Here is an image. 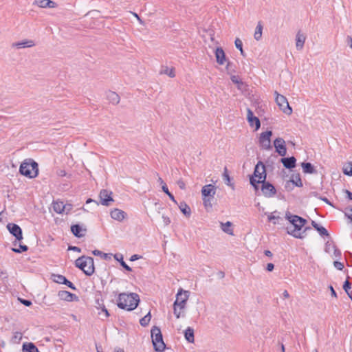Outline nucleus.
Masks as SVG:
<instances>
[{
	"instance_id": "a878e982",
	"label": "nucleus",
	"mask_w": 352,
	"mask_h": 352,
	"mask_svg": "<svg viewBox=\"0 0 352 352\" xmlns=\"http://www.w3.org/2000/svg\"><path fill=\"white\" fill-rule=\"evenodd\" d=\"M52 206L54 210L58 214H62L63 212H65V208H67V206L63 201H54Z\"/></svg>"
},
{
	"instance_id": "37998d69",
	"label": "nucleus",
	"mask_w": 352,
	"mask_h": 352,
	"mask_svg": "<svg viewBox=\"0 0 352 352\" xmlns=\"http://www.w3.org/2000/svg\"><path fill=\"white\" fill-rule=\"evenodd\" d=\"M232 226V223L230 221H227L226 223H221V228L223 232L226 233L232 234V230L231 229H229L228 228Z\"/></svg>"
},
{
	"instance_id": "052dcab7",
	"label": "nucleus",
	"mask_w": 352,
	"mask_h": 352,
	"mask_svg": "<svg viewBox=\"0 0 352 352\" xmlns=\"http://www.w3.org/2000/svg\"><path fill=\"white\" fill-rule=\"evenodd\" d=\"M68 250H72V251L78 252H81V249L80 248H78L77 246H72V245L69 246Z\"/></svg>"
},
{
	"instance_id": "c03bdc74",
	"label": "nucleus",
	"mask_w": 352,
	"mask_h": 352,
	"mask_svg": "<svg viewBox=\"0 0 352 352\" xmlns=\"http://www.w3.org/2000/svg\"><path fill=\"white\" fill-rule=\"evenodd\" d=\"M162 74H166L168 75V76H170V78H173L175 76V69L174 68H168V67H166L164 70H162L161 72Z\"/></svg>"
},
{
	"instance_id": "1a4fd4ad",
	"label": "nucleus",
	"mask_w": 352,
	"mask_h": 352,
	"mask_svg": "<svg viewBox=\"0 0 352 352\" xmlns=\"http://www.w3.org/2000/svg\"><path fill=\"white\" fill-rule=\"evenodd\" d=\"M272 135V131H266L260 135L259 143L261 146L265 150L272 148L270 138Z\"/></svg>"
},
{
	"instance_id": "bf43d9fd",
	"label": "nucleus",
	"mask_w": 352,
	"mask_h": 352,
	"mask_svg": "<svg viewBox=\"0 0 352 352\" xmlns=\"http://www.w3.org/2000/svg\"><path fill=\"white\" fill-rule=\"evenodd\" d=\"M67 282V283H65V285H67L69 288L74 291L77 289L76 286L71 281L68 280Z\"/></svg>"
},
{
	"instance_id": "2eb2a0df",
	"label": "nucleus",
	"mask_w": 352,
	"mask_h": 352,
	"mask_svg": "<svg viewBox=\"0 0 352 352\" xmlns=\"http://www.w3.org/2000/svg\"><path fill=\"white\" fill-rule=\"evenodd\" d=\"M247 118L251 126H255V130H258L260 128V120L258 119V118L254 116L253 112L250 109H248Z\"/></svg>"
},
{
	"instance_id": "a19ab883",
	"label": "nucleus",
	"mask_w": 352,
	"mask_h": 352,
	"mask_svg": "<svg viewBox=\"0 0 352 352\" xmlns=\"http://www.w3.org/2000/svg\"><path fill=\"white\" fill-rule=\"evenodd\" d=\"M12 251L15 253H22L28 250V247L26 245L19 244V248H12Z\"/></svg>"
},
{
	"instance_id": "e2e57ef3",
	"label": "nucleus",
	"mask_w": 352,
	"mask_h": 352,
	"mask_svg": "<svg viewBox=\"0 0 352 352\" xmlns=\"http://www.w3.org/2000/svg\"><path fill=\"white\" fill-rule=\"evenodd\" d=\"M162 218H163L164 223L166 226L168 225L170 223V220L169 217L163 215Z\"/></svg>"
},
{
	"instance_id": "8fccbe9b",
	"label": "nucleus",
	"mask_w": 352,
	"mask_h": 352,
	"mask_svg": "<svg viewBox=\"0 0 352 352\" xmlns=\"http://www.w3.org/2000/svg\"><path fill=\"white\" fill-rule=\"evenodd\" d=\"M294 186L295 185L290 180H288L285 182L284 188L287 192H290L294 189Z\"/></svg>"
},
{
	"instance_id": "412c9836",
	"label": "nucleus",
	"mask_w": 352,
	"mask_h": 352,
	"mask_svg": "<svg viewBox=\"0 0 352 352\" xmlns=\"http://www.w3.org/2000/svg\"><path fill=\"white\" fill-rule=\"evenodd\" d=\"M95 303L96 307L98 309H101V311L98 312V315H101V314L102 313L104 314L105 318H107L109 316V313L104 304L103 300L102 298H96Z\"/></svg>"
},
{
	"instance_id": "69168bd1",
	"label": "nucleus",
	"mask_w": 352,
	"mask_h": 352,
	"mask_svg": "<svg viewBox=\"0 0 352 352\" xmlns=\"http://www.w3.org/2000/svg\"><path fill=\"white\" fill-rule=\"evenodd\" d=\"M346 43L350 46L352 50V37L351 36H347L346 37Z\"/></svg>"
},
{
	"instance_id": "c9c22d12",
	"label": "nucleus",
	"mask_w": 352,
	"mask_h": 352,
	"mask_svg": "<svg viewBox=\"0 0 352 352\" xmlns=\"http://www.w3.org/2000/svg\"><path fill=\"white\" fill-rule=\"evenodd\" d=\"M214 198H212V197H203V204L207 210L212 208V204L211 201Z\"/></svg>"
},
{
	"instance_id": "4be33fe9",
	"label": "nucleus",
	"mask_w": 352,
	"mask_h": 352,
	"mask_svg": "<svg viewBox=\"0 0 352 352\" xmlns=\"http://www.w3.org/2000/svg\"><path fill=\"white\" fill-rule=\"evenodd\" d=\"M110 214L112 219L118 221H122L126 216V213L124 211L118 208L112 210Z\"/></svg>"
},
{
	"instance_id": "4d7b16f0",
	"label": "nucleus",
	"mask_w": 352,
	"mask_h": 352,
	"mask_svg": "<svg viewBox=\"0 0 352 352\" xmlns=\"http://www.w3.org/2000/svg\"><path fill=\"white\" fill-rule=\"evenodd\" d=\"M231 80H232V82H234V84H237V85L243 84L242 81L239 80V77L236 76H232L231 77Z\"/></svg>"
},
{
	"instance_id": "338daca9",
	"label": "nucleus",
	"mask_w": 352,
	"mask_h": 352,
	"mask_svg": "<svg viewBox=\"0 0 352 352\" xmlns=\"http://www.w3.org/2000/svg\"><path fill=\"white\" fill-rule=\"evenodd\" d=\"M345 193L346 195V198L349 200H352V192L349 191V190H345Z\"/></svg>"
},
{
	"instance_id": "aec40b11",
	"label": "nucleus",
	"mask_w": 352,
	"mask_h": 352,
	"mask_svg": "<svg viewBox=\"0 0 352 352\" xmlns=\"http://www.w3.org/2000/svg\"><path fill=\"white\" fill-rule=\"evenodd\" d=\"M215 192V187L212 184L205 185L201 189V195L203 197H212V198H214Z\"/></svg>"
},
{
	"instance_id": "58836bf2",
	"label": "nucleus",
	"mask_w": 352,
	"mask_h": 352,
	"mask_svg": "<svg viewBox=\"0 0 352 352\" xmlns=\"http://www.w3.org/2000/svg\"><path fill=\"white\" fill-rule=\"evenodd\" d=\"M151 318V313L148 312L145 316L142 318L140 320V323L142 327H146Z\"/></svg>"
},
{
	"instance_id": "a211bd4d",
	"label": "nucleus",
	"mask_w": 352,
	"mask_h": 352,
	"mask_svg": "<svg viewBox=\"0 0 352 352\" xmlns=\"http://www.w3.org/2000/svg\"><path fill=\"white\" fill-rule=\"evenodd\" d=\"M280 162L283 166L287 169H292L296 167V159L294 157H283L280 159Z\"/></svg>"
},
{
	"instance_id": "a18cd8bd",
	"label": "nucleus",
	"mask_w": 352,
	"mask_h": 352,
	"mask_svg": "<svg viewBox=\"0 0 352 352\" xmlns=\"http://www.w3.org/2000/svg\"><path fill=\"white\" fill-rule=\"evenodd\" d=\"M64 276L63 275H61V274H52V276H51V279L54 282V283H58V284H61L62 283V280H63V277Z\"/></svg>"
},
{
	"instance_id": "7c9ffc66",
	"label": "nucleus",
	"mask_w": 352,
	"mask_h": 352,
	"mask_svg": "<svg viewBox=\"0 0 352 352\" xmlns=\"http://www.w3.org/2000/svg\"><path fill=\"white\" fill-rule=\"evenodd\" d=\"M23 352H39L38 348L32 342H25L23 344Z\"/></svg>"
},
{
	"instance_id": "5701e85b",
	"label": "nucleus",
	"mask_w": 352,
	"mask_h": 352,
	"mask_svg": "<svg viewBox=\"0 0 352 352\" xmlns=\"http://www.w3.org/2000/svg\"><path fill=\"white\" fill-rule=\"evenodd\" d=\"M34 4L40 8H55L56 3L51 0H35Z\"/></svg>"
},
{
	"instance_id": "bb28decb",
	"label": "nucleus",
	"mask_w": 352,
	"mask_h": 352,
	"mask_svg": "<svg viewBox=\"0 0 352 352\" xmlns=\"http://www.w3.org/2000/svg\"><path fill=\"white\" fill-rule=\"evenodd\" d=\"M311 226L314 228L318 232L320 236H329V234L327 230L323 226L319 225L314 221H311Z\"/></svg>"
},
{
	"instance_id": "423d86ee",
	"label": "nucleus",
	"mask_w": 352,
	"mask_h": 352,
	"mask_svg": "<svg viewBox=\"0 0 352 352\" xmlns=\"http://www.w3.org/2000/svg\"><path fill=\"white\" fill-rule=\"evenodd\" d=\"M276 95V102L279 107L280 109L287 115L292 113V109L289 106L287 99L284 96L279 94L276 91L274 92Z\"/></svg>"
},
{
	"instance_id": "9d476101",
	"label": "nucleus",
	"mask_w": 352,
	"mask_h": 352,
	"mask_svg": "<svg viewBox=\"0 0 352 352\" xmlns=\"http://www.w3.org/2000/svg\"><path fill=\"white\" fill-rule=\"evenodd\" d=\"M252 176L259 179L260 182H263L266 179L267 173L265 166L262 162L259 161L255 166Z\"/></svg>"
},
{
	"instance_id": "de8ad7c7",
	"label": "nucleus",
	"mask_w": 352,
	"mask_h": 352,
	"mask_svg": "<svg viewBox=\"0 0 352 352\" xmlns=\"http://www.w3.org/2000/svg\"><path fill=\"white\" fill-rule=\"evenodd\" d=\"M349 276H347L346 280L344 281L343 284V289L346 292V294H349L350 289L351 288V284L349 281Z\"/></svg>"
},
{
	"instance_id": "e433bc0d",
	"label": "nucleus",
	"mask_w": 352,
	"mask_h": 352,
	"mask_svg": "<svg viewBox=\"0 0 352 352\" xmlns=\"http://www.w3.org/2000/svg\"><path fill=\"white\" fill-rule=\"evenodd\" d=\"M250 183L254 187L255 190H258V184L263 183V182H260V179H256V177L251 175L250 176Z\"/></svg>"
},
{
	"instance_id": "c756f323",
	"label": "nucleus",
	"mask_w": 352,
	"mask_h": 352,
	"mask_svg": "<svg viewBox=\"0 0 352 352\" xmlns=\"http://www.w3.org/2000/svg\"><path fill=\"white\" fill-rule=\"evenodd\" d=\"M115 260L118 261L120 265L128 272H131L132 269L124 261L123 255L121 254H116L113 255Z\"/></svg>"
},
{
	"instance_id": "f257e3e1",
	"label": "nucleus",
	"mask_w": 352,
	"mask_h": 352,
	"mask_svg": "<svg viewBox=\"0 0 352 352\" xmlns=\"http://www.w3.org/2000/svg\"><path fill=\"white\" fill-rule=\"evenodd\" d=\"M285 219L288 220L290 225L286 227L287 234L296 239H303L307 235L306 232L311 230L310 227H305L307 220L298 215L292 214L289 212L285 214Z\"/></svg>"
},
{
	"instance_id": "20e7f679",
	"label": "nucleus",
	"mask_w": 352,
	"mask_h": 352,
	"mask_svg": "<svg viewBox=\"0 0 352 352\" xmlns=\"http://www.w3.org/2000/svg\"><path fill=\"white\" fill-rule=\"evenodd\" d=\"M75 266L81 270L87 276H91L95 272L94 258L82 256L75 261Z\"/></svg>"
},
{
	"instance_id": "49530a36",
	"label": "nucleus",
	"mask_w": 352,
	"mask_h": 352,
	"mask_svg": "<svg viewBox=\"0 0 352 352\" xmlns=\"http://www.w3.org/2000/svg\"><path fill=\"white\" fill-rule=\"evenodd\" d=\"M343 173L346 175L352 176V163H349V165L343 168Z\"/></svg>"
},
{
	"instance_id": "f704fd0d",
	"label": "nucleus",
	"mask_w": 352,
	"mask_h": 352,
	"mask_svg": "<svg viewBox=\"0 0 352 352\" xmlns=\"http://www.w3.org/2000/svg\"><path fill=\"white\" fill-rule=\"evenodd\" d=\"M92 254L95 256H98L104 258V260H109L111 258L112 254L104 253L100 250H95L92 251Z\"/></svg>"
},
{
	"instance_id": "f8f14e48",
	"label": "nucleus",
	"mask_w": 352,
	"mask_h": 352,
	"mask_svg": "<svg viewBox=\"0 0 352 352\" xmlns=\"http://www.w3.org/2000/svg\"><path fill=\"white\" fill-rule=\"evenodd\" d=\"M261 191L266 197H272L276 193V190L274 185L270 182H267L266 179L261 184Z\"/></svg>"
},
{
	"instance_id": "3c124183",
	"label": "nucleus",
	"mask_w": 352,
	"mask_h": 352,
	"mask_svg": "<svg viewBox=\"0 0 352 352\" xmlns=\"http://www.w3.org/2000/svg\"><path fill=\"white\" fill-rule=\"evenodd\" d=\"M173 312L177 318H179L182 316V312L183 310H180L179 307L173 305Z\"/></svg>"
},
{
	"instance_id": "6e6552de",
	"label": "nucleus",
	"mask_w": 352,
	"mask_h": 352,
	"mask_svg": "<svg viewBox=\"0 0 352 352\" xmlns=\"http://www.w3.org/2000/svg\"><path fill=\"white\" fill-rule=\"evenodd\" d=\"M112 192L107 189H102L99 193L100 203L105 206H109L114 201L112 198Z\"/></svg>"
},
{
	"instance_id": "b1692460",
	"label": "nucleus",
	"mask_w": 352,
	"mask_h": 352,
	"mask_svg": "<svg viewBox=\"0 0 352 352\" xmlns=\"http://www.w3.org/2000/svg\"><path fill=\"white\" fill-rule=\"evenodd\" d=\"M305 36L298 32L296 36V46L298 50H301L303 48L305 42Z\"/></svg>"
},
{
	"instance_id": "0e129e2a",
	"label": "nucleus",
	"mask_w": 352,
	"mask_h": 352,
	"mask_svg": "<svg viewBox=\"0 0 352 352\" xmlns=\"http://www.w3.org/2000/svg\"><path fill=\"white\" fill-rule=\"evenodd\" d=\"M141 257H142V256H140V255H138V254H133V255H132V256H131V258H130V259H129V260H130L131 261H136V260H138V259L140 258Z\"/></svg>"
},
{
	"instance_id": "864d4df0",
	"label": "nucleus",
	"mask_w": 352,
	"mask_h": 352,
	"mask_svg": "<svg viewBox=\"0 0 352 352\" xmlns=\"http://www.w3.org/2000/svg\"><path fill=\"white\" fill-rule=\"evenodd\" d=\"M333 266L338 270H342L344 268V264L338 261L333 262Z\"/></svg>"
},
{
	"instance_id": "393cba45",
	"label": "nucleus",
	"mask_w": 352,
	"mask_h": 352,
	"mask_svg": "<svg viewBox=\"0 0 352 352\" xmlns=\"http://www.w3.org/2000/svg\"><path fill=\"white\" fill-rule=\"evenodd\" d=\"M107 98L113 104H118L120 99L119 95L117 93L111 91H109L107 93Z\"/></svg>"
},
{
	"instance_id": "2f4dec72",
	"label": "nucleus",
	"mask_w": 352,
	"mask_h": 352,
	"mask_svg": "<svg viewBox=\"0 0 352 352\" xmlns=\"http://www.w3.org/2000/svg\"><path fill=\"white\" fill-rule=\"evenodd\" d=\"M179 208L181 212L187 217H189L191 214V210L190 207L184 201L180 202Z\"/></svg>"
},
{
	"instance_id": "4468645a",
	"label": "nucleus",
	"mask_w": 352,
	"mask_h": 352,
	"mask_svg": "<svg viewBox=\"0 0 352 352\" xmlns=\"http://www.w3.org/2000/svg\"><path fill=\"white\" fill-rule=\"evenodd\" d=\"M58 296L60 300L67 302L78 300V296L76 294L65 290L59 291L58 293Z\"/></svg>"
},
{
	"instance_id": "9b49d317",
	"label": "nucleus",
	"mask_w": 352,
	"mask_h": 352,
	"mask_svg": "<svg viewBox=\"0 0 352 352\" xmlns=\"http://www.w3.org/2000/svg\"><path fill=\"white\" fill-rule=\"evenodd\" d=\"M6 227L10 233L15 237L16 241H21L23 239L22 229L19 225L9 223Z\"/></svg>"
},
{
	"instance_id": "0eeeda50",
	"label": "nucleus",
	"mask_w": 352,
	"mask_h": 352,
	"mask_svg": "<svg viewBox=\"0 0 352 352\" xmlns=\"http://www.w3.org/2000/svg\"><path fill=\"white\" fill-rule=\"evenodd\" d=\"M190 292L188 291L179 289L176 295V299L173 305L179 307L180 310H184L186 305V302L189 298Z\"/></svg>"
},
{
	"instance_id": "72a5a7b5",
	"label": "nucleus",
	"mask_w": 352,
	"mask_h": 352,
	"mask_svg": "<svg viewBox=\"0 0 352 352\" xmlns=\"http://www.w3.org/2000/svg\"><path fill=\"white\" fill-rule=\"evenodd\" d=\"M263 25L261 22L258 23L254 34V39L259 41L262 36Z\"/></svg>"
},
{
	"instance_id": "f03ea898",
	"label": "nucleus",
	"mask_w": 352,
	"mask_h": 352,
	"mask_svg": "<svg viewBox=\"0 0 352 352\" xmlns=\"http://www.w3.org/2000/svg\"><path fill=\"white\" fill-rule=\"evenodd\" d=\"M140 302V297L136 293H121L118 295L117 305L120 309L133 311Z\"/></svg>"
},
{
	"instance_id": "ddd939ff",
	"label": "nucleus",
	"mask_w": 352,
	"mask_h": 352,
	"mask_svg": "<svg viewBox=\"0 0 352 352\" xmlns=\"http://www.w3.org/2000/svg\"><path fill=\"white\" fill-rule=\"evenodd\" d=\"M274 146L276 148V152L282 157L285 156L287 153V148L285 146V140L281 138H277L274 141Z\"/></svg>"
},
{
	"instance_id": "dca6fc26",
	"label": "nucleus",
	"mask_w": 352,
	"mask_h": 352,
	"mask_svg": "<svg viewBox=\"0 0 352 352\" xmlns=\"http://www.w3.org/2000/svg\"><path fill=\"white\" fill-rule=\"evenodd\" d=\"M71 232L76 237L80 238L85 235L87 228H83L79 224H74L71 226Z\"/></svg>"
},
{
	"instance_id": "c85d7f7f",
	"label": "nucleus",
	"mask_w": 352,
	"mask_h": 352,
	"mask_svg": "<svg viewBox=\"0 0 352 352\" xmlns=\"http://www.w3.org/2000/svg\"><path fill=\"white\" fill-rule=\"evenodd\" d=\"M302 170L305 173L313 174L316 173V170L314 166L310 162H302L301 164Z\"/></svg>"
},
{
	"instance_id": "09e8293b",
	"label": "nucleus",
	"mask_w": 352,
	"mask_h": 352,
	"mask_svg": "<svg viewBox=\"0 0 352 352\" xmlns=\"http://www.w3.org/2000/svg\"><path fill=\"white\" fill-rule=\"evenodd\" d=\"M274 225H283L284 219L278 215V214H276L275 216V219H274Z\"/></svg>"
},
{
	"instance_id": "79ce46f5",
	"label": "nucleus",
	"mask_w": 352,
	"mask_h": 352,
	"mask_svg": "<svg viewBox=\"0 0 352 352\" xmlns=\"http://www.w3.org/2000/svg\"><path fill=\"white\" fill-rule=\"evenodd\" d=\"M234 44H235V46L239 50L240 52H241V54L243 56H245V54L243 50V43L242 41L239 39V38H236L234 41Z\"/></svg>"
},
{
	"instance_id": "603ef678",
	"label": "nucleus",
	"mask_w": 352,
	"mask_h": 352,
	"mask_svg": "<svg viewBox=\"0 0 352 352\" xmlns=\"http://www.w3.org/2000/svg\"><path fill=\"white\" fill-rule=\"evenodd\" d=\"M276 214H279L278 211H274L272 212L271 214H267V220L269 222H272L274 223V219H275V216Z\"/></svg>"
},
{
	"instance_id": "6ab92c4d",
	"label": "nucleus",
	"mask_w": 352,
	"mask_h": 352,
	"mask_svg": "<svg viewBox=\"0 0 352 352\" xmlns=\"http://www.w3.org/2000/svg\"><path fill=\"white\" fill-rule=\"evenodd\" d=\"M35 45L34 41L25 39L19 42L13 43L12 44V47L17 49L31 47Z\"/></svg>"
},
{
	"instance_id": "5fc2aeb1",
	"label": "nucleus",
	"mask_w": 352,
	"mask_h": 352,
	"mask_svg": "<svg viewBox=\"0 0 352 352\" xmlns=\"http://www.w3.org/2000/svg\"><path fill=\"white\" fill-rule=\"evenodd\" d=\"M21 338H22V334L20 332H15L12 337V340L14 342H16V340L20 341L21 340Z\"/></svg>"
},
{
	"instance_id": "39448f33",
	"label": "nucleus",
	"mask_w": 352,
	"mask_h": 352,
	"mask_svg": "<svg viewBox=\"0 0 352 352\" xmlns=\"http://www.w3.org/2000/svg\"><path fill=\"white\" fill-rule=\"evenodd\" d=\"M153 348L156 351H163L166 345L160 327L154 326L151 331Z\"/></svg>"
},
{
	"instance_id": "7ed1b4c3",
	"label": "nucleus",
	"mask_w": 352,
	"mask_h": 352,
	"mask_svg": "<svg viewBox=\"0 0 352 352\" xmlns=\"http://www.w3.org/2000/svg\"><path fill=\"white\" fill-rule=\"evenodd\" d=\"M19 173L28 178H35L38 174V165L32 159L25 160L20 165Z\"/></svg>"
},
{
	"instance_id": "4c0bfd02",
	"label": "nucleus",
	"mask_w": 352,
	"mask_h": 352,
	"mask_svg": "<svg viewBox=\"0 0 352 352\" xmlns=\"http://www.w3.org/2000/svg\"><path fill=\"white\" fill-rule=\"evenodd\" d=\"M223 179L225 182V183L230 186H233V184H230L231 178L228 174V168L227 167L224 168V171L223 173Z\"/></svg>"
},
{
	"instance_id": "13d9d810",
	"label": "nucleus",
	"mask_w": 352,
	"mask_h": 352,
	"mask_svg": "<svg viewBox=\"0 0 352 352\" xmlns=\"http://www.w3.org/2000/svg\"><path fill=\"white\" fill-rule=\"evenodd\" d=\"M177 185L179 187V188L184 190L186 188V184L182 179H179L177 182Z\"/></svg>"
},
{
	"instance_id": "cd10ccee",
	"label": "nucleus",
	"mask_w": 352,
	"mask_h": 352,
	"mask_svg": "<svg viewBox=\"0 0 352 352\" xmlns=\"http://www.w3.org/2000/svg\"><path fill=\"white\" fill-rule=\"evenodd\" d=\"M184 338L189 343H193L195 341L194 329L188 327L184 331Z\"/></svg>"
},
{
	"instance_id": "473e14b6",
	"label": "nucleus",
	"mask_w": 352,
	"mask_h": 352,
	"mask_svg": "<svg viewBox=\"0 0 352 352\" xmlns=\"http://www.w3.org/2000/svg\"><path fill=\"white\" fill-rule=\"evenodd\" d=\"M289 180L295 185V186L302 187L303 185L299 173L293 174Z\"/></svg>"
},
{
	"instance_id": "680f3d73",
	"label": "nucleus",
	"mask_w": 352,
	"mask_h": 352,
	"mask_svg": "<svg viewBox=\"0 0 352 352\" xmlns=\"http://www.w3.org/2000/svg\"><path fill=\"white\" fill-rule=\"evenodd\" d=\"M274 268V265L272 263H267L266 266V270L268 272H272Z\"/></svg>"
},
{
	"instance_id": "ea45409f",
	"label": "nucleus",
	"mask_w": 352,
	"mask_h": 352,
	"mask_svg": "<svg viewBox=\"0 0 352 352\" xmlns=\"http://www.w3.org/2000/svg\"><path fill=\"white\" fill-rule=\"evenodd\" d=\"M162 189L163 192H165L174 203L177 204L176 200H175V197L169 191V190H168V187H167L166 184H164V185L162 186Z\"/></svg>"
},
{
	"instance_id": "774afa93",
	"label": "nucleus",
	"mask_w": 352,
	"mask_h": 352,
	"mask_svg": "<svg viewBox=\"0 0 352 352\" xmlns=\"http://www.w3.org/2000/svg\"><path fill=\"white\" fill-rule=\"evenodd\" d=\"M67 206V208H65V211L66 212V214H68L72 209V204H65Z\"/></svg>"
},
{
	"instance_id": "f3484780",
	"label": "nucleus",
	"mask_w": 352,
	"mask_h": 352,
	"mask_svg": "<svg viewBox=\"0 0 352 352\" xmlns=\"http://www.w3.org/2000/svg\"><path fill=\"white\" fill-rule=\"evenodd\" d=\"M214 54H215L217 63L218 64H219L220 65H224L225 63L226 62V54H225L223 50L222 49V47H217V49L214 52Z\"/></svg>"
},
{
	"instance_id": "6e6d98bb",
	"label": "nucleus",
	"mask_w": 352,
	"mask_h": 352,
	"mask_svg": "<svg viewBox=\"0 0 352 352\" xmlns=\"http://www.w3.org/2000/svg\"><path fill=\"white\" fill-rule=\"evenodd\" d=\"M19 300H20V302L24 305L26 307H30V305H32V302L31 300H27V299H23V298H19Z\"/></svg>"
}]
</instances>
